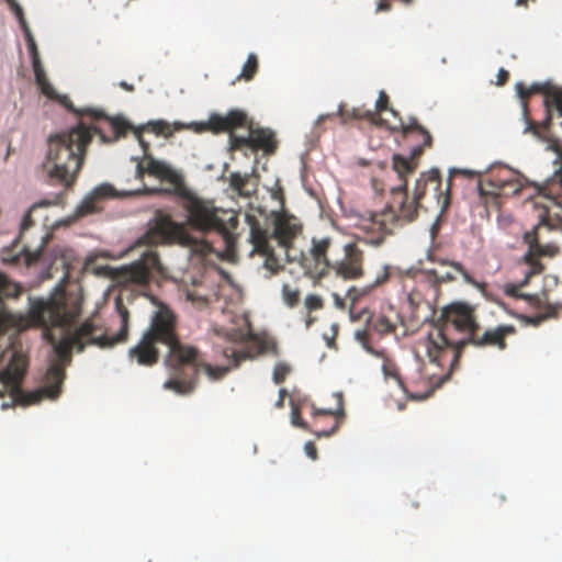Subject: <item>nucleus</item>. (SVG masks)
Masks as SVG:
<instances>
[{
  "label": "nucleus",
  "mask_w": 562,
  "mask_h": 562,
  "mask_svg": "<svg viewBox=\"0 0 562 562\" xmlns=\"http://www.w3.org/2000/svg\"><path fill=\"white\" fill-rule=\"evenodd\" d=\"M120 328L116 334L102 333L92 322L82 323L72 334H68L65 326L72 323L80 314L78 301L69 300L64 292L47 299H33L30 302L25 324L21 329L31 326L43 327V338L53 347L54 358L45 374L44 386L24 392V380L29 360L25 353L14 352L5 370L0 372V397L10 395L11 404L3 403L5 409L13 405L29 406L40 403L43 398H56L60 394L66 373L65 368L71 362V351H83L86 346L111 348L127 340L130 329V312L122 300H115Z\"/></svg>",
  "instance_id": "f257e3e1"
},
{
  "label": "nucleus",
  "mask_w": 562,
  "mask_h": 562,
  "mask_svg": "<svg viewBox=\"0 0 562 562\" xmlns=\"http://www.w3.org/2000/svg\"><path fill=\"white\" fill-rule=\"evenodd\" d=\"M58 100L78 115L79 122L69 131L48 137L43 167L52 182L69 190L77 181L93 135L98 134L103 143H110L125 136L132 126L122 116H108L100 109H76L67 95Z\"/></svg>",
  "instance_id": "f03ea898"
},
{
  "label": "nucleus",
  "mask_w": 562,
  "mask_h": 562,
  "mask_svg": "<svg viewBox=\"0 0 562 562\" xmlns=\"http://www.w3.org/2000/svg\"><path fill=\"white\" fill-rule=\"evenodd\" d=\"M425 147L423 139L422 144L412 149L409 158H405L401 155L393 156V169L397 173L402 183L398 187L391 189V202L387 204L385 210L380 213H372L369 218L363 220L361 225L362 228L374 235L370 239L371 244H382L384 237L392 233L394 222L414 221L417 216L420 201L425 196L427 190L432 193V198L437 201L442 211L447 210L449 206L452 172L448 179L447 188L443 191L441 189V178L438 169H431L427 172H423L416 180L413 198L411 200L408 198L406 176L413 173L417 168V159L423 154Z\"/></svg>",
  "instance_id": "7ed1b4c3"
},
{
  "label": "nucleus",
  "mask_w": 562,
  "mask_h": 562,
  "mask_svg": "<svg viewBox=\"0 0 562 562\" xmlns=\"http://www.w3.org/2000/svg\"><path fill=\"white\" fill-rule=\"evenodd\" d=\"M476 329H480V324L475 318V308L468 303L454 302L441 310L438 325L420 340L419 345L429 362L441 369V382L448 381L459 368L462 351L469 345V336Z\"/></svg>",
  "instance_id": "20e7f679"
},
{
  "label": "nucleus",
  "mask_w": 562,
  "mask_h": 562,
  "mask_svg": "<svg viewBox=\"0 0 562 562\" xmlns=\"http://www.w3.org/2000/svg\"><path fill=\"white\" fill-rule=\"evenodd\" d=\"M195 131H210L214 134L229 133L232 150L248 147L252 151L263 150L265 154L270 155L277 149L273 132L268 128H252L247 114L240 110H232L226 115L212 114L206 122L199 123Z\"/></svg>",
  "instance_id": "39448f33"
},
{
  "label": "nucleus",
  "mask_w": 562,
  "mask_h": 562,
  "mask_svg": "<svg viewBox=\"0 0 562 562\" xmlns=\"http://www.w3.org/2000/svg\"><path fill=\"white\" fill-rule=\"evenodd\" d=\"M177 194L182 199L181 206L187 213L188 225L199 232H217L224 239L226 249L236 245L235 229L238 217L234 212L218 210L212 201L203 200L182 186H178Z\"/></svg>",
  "instance_id": "423d86ee"
},
{
  "label": "nucleus",
  "mask_w": 562,
  "mask_h": 562,
  "mask_svg": "<svg viewBox=\"0 0 562 562\" xmlns=\"http://www.w3.org/2000/svg\"><path fill=\"white\" fill-rule=\"evenodd\" d=\"M151 302L156 310L153 312L149 326L144 334L168 347L166 359L168 368L191 363L196 355V347L180 341L177 333V314L169 305L156 297H151Z\"/></svg>",
  "instance_id": "0eeeda50"
},
{
  "label": "nucleus",
  "mask_w": 562,
  "mask_h": 562,
  "mask_svg": "<svg viewBox=\"0 0 562 562\" xmlns=\"http://www.w3.org/2000/svg\"><path fill=\"white\" fill-rule=\"evenodd\" d=\"M536 216L539 221L538 224L524 235L528 251L524 255L522 261L528 266V270L525 272V279L520 286L526 285L531 277L540 274L544 270V266L540 262L541 257L553 258L560 250L555 244H543L542 240L543 232L562 231V216L559 214L551 216L548 207L538 202H536Z\"/></svg>",
  "instance_id": "6e6552de"
},
{
  "label": "nucleus",
  "mask_w": 562,
  "mask_h": 562,
  "mask_svg": "<svg viewBox=\"0 0 562 562\" xmlns=\"http://www.w3.org/2000/svg\"><path fill=\"white\" fill-rule=\"evenodd\" d=\"M390 99L387 93L384 90L379 92L378 100L375 102V111L372 112L370 110L362 111L361 109H346L345 104H340L336 113L322 114L317 119V123H324L326 120L333 119L335 116H339L340 122L342 124H347L351 120H368L374 124H383V119L380 117L381 113L384 111H389L396 120L397 124L389 125V128L392 131H400L404 137H409L411 135H418L424 138L425 146H431L432 137L430 133L423 127L417 119H409L408 123H404L398 112L389 105Z\"/></svg>",
  "instance_id": "1a4fd4ad"
},
{
  "label": "nucleus",
  "mask_w": 562,
  "mask_h": 562,
  "mask_svg": "<svg viewBox=\"0 0 562 562\" xmlns=\"http://www.w3.org/2000/svg\"><path fill=\"white\" fill-rule=\"evenodd\" d=\"M340 248H342V241L337 236H313L308 248L301 252L299 263L306 276L321 280L333 270L334 261L340 255Z\"/></svg>",
  "instance_id": "9d476101"
},
{
  "label": "nucleus",
  "mask_w": 562,
  "mask_h": 562,
  "mask_svg": "<svg viewBox=\"0 0 562 562\" xmlns=\"http://www.w3.org/2000/svg\"><path fill=\"white\" fill-rule=\"evenodd\" d=\"M146 238L149 244H179L190 248L193 254L200 256H206L213 250L211 243L203 238L194 237L187 231L183 224L172 221L169 215L158 216Z\"/></svg>",
  "instance_id": "9b49d317"
},
{
  "label": "nucleus",
  "mask_w": 562,
  "mask_h": 562,
  "mask_svg": "<svg viewBox=\"0 0 562 562\" xmlns=\"http://www.w3.org/2000/svg\"><path fill=\"white\" fill-rule=\"evenodd\" d=\"M204 373L212 381L223 379L231 370L227 366H211L202 360L199 349L191 363H183L171 369V378L164 383L166 390H171L179 395L191 394L198 384L199 371Z\"/></svg>",
  "instance_id": "f8f14e48"
},
{
  "label": "nucleus",
  "mask_w": 562,
  "mask_h": 562,
  "mask_svg": "<svg viewBox=\"0 0 562 562\" xmlns=\"http://www.w3.org/2000/svg\"><path fill=\"white\" fill-rule=\"evenodd\" d=\"M382 371L386 379H394L403 392L411 398L425 400L429 397L437 387H440L445 382H441L442 373L437 375L432 373L430 376H423L418 373L416 378L404 380L398 371L394 361L384 358Z\"/></svg>",
  "instance_id": "ddd939ff"
},
{
  "label": "nucleus",
  "mask_w": 562,
  "mask_h": 562,
  "mask_svg": "<svg viewBox=\"0 0 562 562\" xmlns=\"http://www.w3.org/2000/svg\"><path fill=\"white\" fill-rule=\"evenodd\" d=\"M522 179L509 168H496L487 173L477 183V190L482 198L510 196L519 194L524 190Z\"/></svg>",
  "instance_id": "4468645a"
},
{
  "label": "nucleus",
  "mask_w": 562,
  "mask_h": 562,
  "mask_svg": "<svg viewBox=\"0 0 562 562\" xmlns=\"http://www.w3.org/2000/svg\"><path fill=\"white\" fill-rule=\"evenodd\" d=\"M548 144V149L554 151L557 154L555 164H559L560 167L554 171L553 176L547 180V182L542 186L535 184L533 189L536 191V196L532 200L533 210L536 211V202L540 205H546L549 209V205L543 201H549L558 206H562V144L558 137H551L549 139H544Z\"/></svg>",
  "instance_id": "2eb2a0df"
},
{
  "label": "nucleus",
  "mask_w": 562,
  "mask_h": 562,
  "mask_svg": "<svg viewBox=\"0 0 562 562\" xmlns=\"http://www.w3.org/2000/svg\"><path fill=\"white\" fill-rule=\"evenodd\" d=\"M342 257L334 261L333 271L344 280H358L364 276V251L358 240L342 243Z\"/></svg>",
  "instance_id": "dca6fc26"
},
{
  "label": "nucleus",
  "mask_w": 562,
  "mask_h": 562,
  "mask_svg": "<svg viewBox=\"0 0 562 562\" xmlns=\"http://www.w3.org/2000/svg\"><path fill=\"white\" fill-rule=\"evenodd\" d=\"M161 271L158 254L153 249H147L138 260L122 268L121 276L126 282L145 285L150 281L153 272Z\"/></svg>",
  "instance_id": "f3484780"
},
{
  "label": "nucleus",
  "mask_w": 562,
  "mask_h": 562,
  "mask_svg": "<svg viewBox=\"0 0 562 562\" xmlns=\"http://www.w3.org/2000/svg\"><path fill=\"white\" fill-rule=\"evenodd\" d=\"M250 243L255 252L265 256L263 268L269 272L267 278H271L283 270V265L280 263L269 244L267 231L255 220L250 222Z\"/></svg>",
  "instance_id": "a211bd4d"
},
{
  "label": "nucleus",
  "mask_w": 562,
  "mask_h": 562,
  "mask_svg": "<svg viewBox=\"0 0 562 562\" xmlns=\"http://www.w3.org/2000/svg\"><path fill=\"white\" fill-rule=\"evenodd\" d=\"M516 328L513 325H498L494 328H487L484 331L476 329L472 336H469V345L476 348L493 347L504 350L507 347L506 337L514 335Z\"/></svg>",
  "instance_id": "6ab92c4d"
},
{
  "label": "nucleus",
  "mask_w": 562,
  "mask_h": 562,
  "mask_svg": "<svg viewBox=\"0 0 562 562\" xmlns=\"http://www.w3.org/2000/svg\"><path fill=\"white\" fill-rule=\"evenodd\" d=\"M21 293V288L8 279L5 274L0 272V336H2L9 328L19 327L20 324H25V317L16 319L3 306V299L18 297Z\"/></svg>",
  "instance_id": "aec40b11"
},
{
  "label": "nucleus",
  "mask_w": 562,
  "mask_h": 562,
  "mask_svg": "<svg viewBox=\"0 0 562 562\" xmlns=\"http://www.w3.org/2000/svg\"><path fill=\"white\" fill-rule=\"evenodd\" d=\"M156 340L143 333L139 341L127 352L128 360L143 367H153L159 361V350Z\"/></svg>",
  "instance_id": "412c9836"
},
{
  "label": "nucleus",
  "mask_w": 562,
  "mask_h": 562,
  "mask_svg": "<svg viewBox=\"0 0 562 562\" xmlns=\"http://www.w3.org/2000/svg\"><path fill=\"white\" fill-rule=\"evenodd\" d=\"M301 232L302 225L295 216L282 213L276 217L273 237L280 246L289 248Z\"/></svg>",
  "instance_id": "4be33fe9"
},
{
  "label": "nucleus",
  "mask_w": 562,
  "mask_h": 562,
  "mask_svg": "<svg viewBox=\"0 0 562 562\" xmlns=\"http://www.w3.org/2000/svg\"><path fill=\"white\" fill-rule=\"evenodd\" d=\"M524 297L532 307L543 310L537 315L525 317L526 323L532 326H539L549 318H557L562 311V303H550L546 292H543V297L539 295H524Z\"/></svg>",
  "instance_id": "5701e85b"
},
{
  "label": "nucleus",
  "mask_w": 562,
  "mask_h": 562,
  "mask_svg": "<svg viewBox=\"0 0 562 562\" xmlns=\"http://www.w3.org/2000/svg\"><path fill=\"white\" fill-rule=\"evenodd\" d=\"M145 173L155 176L162 180L178 183V175L165 162L156 160L151 156H146L143 160H139L136 167V175L142 178Z\"/></svg>",
  "instance_id": "b1692460"
},
{
  "label": "nucleus",
  "mask_w": 562,
  "mask_h": 562,
  "mask_svg": "<svg viewBox=\"0 0 562 562\" xmlns=\"http://www.w3.org/2000/svg\"><path fill=\"white\" fill-rule=\"evenodd\" d=\"M113 193V188L110 184H101L93 189L76 207L74 217L81 218L83 216L99 212L101 209L98 203L103 198L110 196Z\"/></svg>",
  "instance_id": "393cba45"
},
{
  "label": "nucleus",
  "mask_w": 562,
  "mask_h": 562,
  "mask_svg": "<svg viewBox=\"0 0 562 562\" xmlns=\"http://www.w3.org/2000/svg\"><path fill=\"white\" fill-rule=\"evenodd\" d=\"M334 396L337 402L336 408L318 409L313 406V416L315 418H318L321 416H329L333 418V425L328 429L315 428L312 430L317 437L331 436L338 429L339 424L341 423L342 418L345 417L342 394L335 393Z\"/></svg>",
  "instance_id": "a878e982"
},
{
  "label": "nucleus",
  "mask_w": 562,
  "mask_h": 562,
  "mask_svg": "<svg viewBox=\"0 0 562 562\" xmlns=\"http://www.w3.org/2000/svg\"><path fill=\"white\" fill-rule=\"evenodd\" d=\"M546 119L539 124L541 132L549 137H555L551 133V125L553 121V111H557L558 116L562 117V88L554 86L548 92V98H544Z\"/></svg>",
  "instance_id": "bb28decb"
},
{
  "label": "nucleus",
  "mask_w": 562,
  "mask_h": 562,
  "mask_svg": "<svg viewBox=\"0 0 562 562\" xmlns=\"http://www.w3.org/2000/svg\"><path fill=\"white\" fill-rule=\"evenodd\" d=\"M516 91L519 98L522 100V116L526 121L524 133H531L540 140L549 139L550 137L541 132L539 123H536L529 116V106L527 100L532 95V93L529 92V89L522 82L516 83Z\"/></svg>",
  "instance_id": "cd10ccee"
},
{
  "label": "nucleus",
  "mask_w": 562,
  "mask_h": 562,
  "mask_svg": "<svg viewBox=\"0 0 562 562\" xmlns=\"http://www.w3.org/2000/svg\"><path fill=\"white\" fill-rule=\"evenodd\" d=\"M429 259L432 261V262H437V263H440V265H449L456 272L460 273L464 280L465 283L468 284H471L473 286H475L476 289H480V290H484L486 284L483 283V282H479L476 281L463 267L462 263L460 262H457V261H451V262H448L447 260H443V259H439L435 256H429Z\"/></svg>",
  "instance_id": "c85d7f7f"
},
{
  "label": "nucleus",
  "mask_w": 562,
  "mask_h": 562,
  "mask_svg": "<svg viewBox=\"0 0 562 562\" xmlns=\"http://www.w3.org/2000/svg\"><path fill=\"white\" fill-rule=\"evenodd\" d=\"M370 328L380 334V335H387L392 334L396 329V325L391 322L385 315H376L372 316L369 322Z\"/></svg>",
  "instance_id": "c756f323"
},
{
  "label": "nucleus",
  "mask_w": 562,
  "mask_h": 562,
  "mask_svg": "<svg viewBox=\"0 0 562 562\" xmlns=\"http://www.w3.org/2000/svg\"><path fill=\"white\" fill-rule=\"evenodd\" d=\"M145 128L147 131L155 133L156 135H162V136L168 137V136L172 135L175 130L176 131L181 130L182 125L179 123H176L175 128H171V125L168 122L158 120V121L148 122L147 125L145 126Z\"/></svg>",
  "instance_id": "7c9ffc66"
},
{
  "label": "nucleus",
  "mask_w": 562,
  "mask_h": 562,
  "mask_svg": "<svg viewBox=\"0 0 562 562\" xmlns=\"http://www.w3.org/2000/svg\"><path fill=\"white\" fill-rule=\"evenodd\" d=\"M374 290L372 283L363 286H351L347 292V299L350 301L351 307H355L359 301L369 296Z\"/></svg>",
  "instance_id": "2f4dec72"
},
{
  "label": "nucleus",
  "mask_w": 562,
  "mask_h": 562,
  "mask_svg": "<svg viewBox=\"0 0 562 562\" xmlns=\"http://www.w3.org/2000/svg\"><path fill=\"white\" fill-rule=\"evenodd\" d=\"M258 71V58L254 53H250L247 57L246 63L243 66L241 72L237 79H244L245 81L251 80Z\"/></svg>",
  "instance_id": "473e14b6"
},
{
  "label": "nucleus",
  "mask_w": 562,
  "mask_h": 562,
  "mask_svg": "<svg viewBox=\"0 0 562 562\" xmlns=\"http://www.w3.org/2000/svg\"><path fill=\"white\" fill-rule=\"evenodd\" d=\"M50 205V202L48 201H42V202H38V203H35L33 204L30 210L27 211V213L24 215L23 220H22V223H21V228H20V236L19 238L22 239L24 233L26 232V229L29 227H31L33 225V221H32V214L37 211V209L40 207H46Z\"/></svg>",
  "instance_id": "72a5a7b5"
},
{
  "label": "nucleus",
  "mask_w": 562,
  "mask_h": 562,
  "mask_svg": "<svg viewBox=\"0 0 562 562\" xmlns=\"http://www.w3.org/2000/svg\"><path fill=\"white\" fill-rule=\"evenodd\" d=\"M249 337L258 345L260 353H278V345L273 339L268 337L258 338L254 335H250Z\"/></svg>",
  "instance_id": "f704fd0d"
},
{
  "label": "nucleus",
  "mask_w": 562,
  "mask_h": 562,
  "mask_svg": "<svg viewBox=\"0 0 562 562\" xmlns=\"http://www.w3.org/2000/svg\"><path fill=\"white\" fill-rule=\"evenodd\" d=\"M301 292L299 289H293L289 284L282 286V299L289 307H294L300 302Z\"/></svg>",
  "instance_id": "c9c22d12"
},
{
  "label": "nucleus",
  "mask_w": 562,
  "mask_h": 562,
  "mask_svg": "<svg viewBox=\"0 0 562 562\" xmlns=\"http://www.w3.org/2000/svg\"><path fill=\"white\" fill-rule=\"evenodd\" d=\"M45 244L46 237L43 236L41 245L35 250H31L27 246H24L23 254L27 266L35 263L41 258Z\"/></svg>",
  "instance_id": "e433bc0d"
},
{
  "label": "nucleus",
  "mask_w": 562,
  "mask_h": 562,
  "mask_svg": "<svg viewBox=\"0 0 562 562\" xmlns=\"http://www.w3.org/2000/svg\"><path fill=\"white\" fill-rule=\"evenodd\" d=\"M224 355L226 358H233L234 367H238L241 361L252 358L250 351L245 349L227 348L224 350Z\"/></svg>",
  "instance_id": "4c0bfd02"
},
{
  "label": "nucleus",
  "mask_w": 562,
  "mask_h": 562,
  "mask_svg": "<svg viewBox=\"0 0 562 562\" xmlns=\"http://www.w3.org/2000/svg\"><path fill=\"white\" fill-rule=\"evenodd\" d=\"M248 176H243L238 172L232 173L229 178L231 187L240 194L245 193V187L248 183Z\"/></svg>",
  "instance_id": "58836bf2"
},
{
  "label": "nucleus",
  "mask_w": 562,
  "mask_h": 562,
  "mask_svg": "<svg viewBox=\"0 0 562 562\" xmlns=\"http://www.w3.org/2000/svg\"><path fill=\"white\" fill-rule=\"evenodd\" d=\"M290 371H291V368L286 363H284V362L277 363L274 367V370H273V375H272L273 382L276 384H281L285 380V378L288 376Z\"/></svg>",
  "instance_id": "ea45409f"
},
{
  "label": "nucleus",
  "mask_w": 562,
  "mask_h": 562,
  "mask_svg": "<svg viewBox=\"0 0 562 562\" xmlns=\"http://www.w3.org/2000/svg\"><path fill=\"white\" fill-rule=\"evenodd\" d=\"M24 33H25V37H26V41H27V48L31 53V56H32V64L33 63H41L40 60V55H38V52H37V47H36V43H35V40L30 31V27L29 26H25V30H24Z\"/></svg>",
  "instance_id": "a19ab883"
},
{
  "label": "nucleus",
  "mask_w": 562,
  "mask_h": 562,
  "mask_svg": "<svg viewBox=\"0 0 562 562\" xmlns=\"http://www.w3.org/2000/svg\"><path fill=\"white\" fill-rule=\"evenodd\" d=\"M304 305L308 312L318 311L323 308V299L317 294H308L304 300Z\"/></svg>",
  "instance_id": "79ce46f5"
},
{
  "label": "nucleus",
  "mask_w": 562,
  "mask_h": 562,
  "mask_svg": "<svg viewBox=\"0 0 562 562\" xmlns=\"http://www.w3.org/2000/svg\"><path fill=\"white\" fill-rule=\"evenodd\" d=\"M428 273L432 277L436 284L447 283L456 280V276L451 271L440 273L437 270H429Z\"/></svg>",
  "instance_id": "37998d69"
},
{
  "label": "nucleus",
  "mask_w": 562,
  "mask_h": 562,
  "mask_svg": "<svg viewBox=\"0 0 562 562\" xmlns=\"http://www.w3.org/2000/svg\"><path fill=\"white\" fill-rule=\"evenodd\" d=\"M391 272L389 266H383L382 270L378 272L374 280L371 282L375 289L385 284L390 279Z\"/></svg>",
  "instance_id": "c03bdc74"
},
{
  "label": "nucleus",
  "mask_w": 562,
  "mask_h": 562,
  "mask_svg": "<svg viewBox=\"0 0 562 562\" xmlns=\"http://www.w3.org/2000/svg\"><path fill=\"white\" fill-rule=\"evenodd\" d=\"M186 295L188 301L198 306H203L207 303L205 295L199 293L198 290H187Z\"/></svg>",
  "instance_id": "a18cd8bd"
},
{
  "label": "nucleus",
  "mask_w": 562,
  "mask_h": 562,
  "mask_svg": "<svg viewBox=\"0 0 562 562\" xmlns=\"http://www.w3.org/2000/svg\"><path fill=\"white\" fill-rule=\"evenodd\" d=\"M7 1H8L9 5H10V8L12 9L13 13L18 18L21 26L23 27V30H25V26H29V25H27L26 20L24 18L23 9L21 8V5L15 0H7Z\"/></svg>",
  "instance_id": "49530a36"
},
{
  "label": "nucleus",
  "mask_w": 562,
  "mask_h": 562,
  "mask_svg": "<svg viewBox=\"0 0 562 562\" xmlns=\"http://www.w3.org/2000/svg\"><path fill=\"white\" fill-rule=\"evenodd\" d=\"M292 424L296 427H300L304 430L308 429L307 424L302 419L300 409L296 405L292 404V414H291Z\"/></svg>",
  "instance_id": "de8ad7c7"
},
{
  "label": "nucleus",
  "mask_w": 562,
  "mask_h": 562,
  "mask_svg": "<svg viewBox=\"0 0 562 562\" xmlns=\"http://www.w3.org/2000/svg\"><path fill=\"white\" fill-rule=\"evenodd\" d=\"M554 88L553 85L550 83H532L528 89L532 94L535 93H543L544 98H548V92H550Z\"/></svg>",
  "instance_id": "09e8293b"
},
{
  "label": "nucleus",
  "mask_w": 562,
  "mask_h": 562,
  "mask_svg": "<svg viewBox=\"0 0 562 562\" xmlns=\"http://www.w3.org/2000/svg\"><path fill=\"white\" fill-rule=\"evenodd\" d=\"M33 70L38 87L48 81L41 63H33Z\"/></svg>",
  "instance_id": "8fccbe9b"
},
{
  "label": "nucleus",
  "mask_w": 562,
  "mask_h": 562,
  "mask_svg": "<svg viewBox=\"0 0 562 562\" xmlns=\"http://www.w3.org/2000/svg\"><path fill=\"white\" fill-rule=\"evenodd\" d=\"M508 79H509V72L506 69L501 68L497 72L496 85L504 86V85H506Z\"/></svg>",
  "instance_id": "3c124183"
},
{
  "label": "nucleus",
  "mask_w": 562,
  "mask_h": 562,
  "mask_svg": "<svg viewBox=\"0 0 562 562\" xmlns=\"http://www.w3.org/2000/svg\"><path fill=\"white\" fill-rule=\"evenodd\" d=\"M40 89H41L42 93L47 95L48 98H52V99L58 98L55 94V90H54L53 86L48 81L43 83L42 86H40Z\"/></svg>",
  "instance_id": "603ef678"
},
{
  "label": "nucleus",
  "mask_w": 562,
  "mask_h": 562,
  "mask_svg": "<svg viewBox=\"0 0 562 562\" xmlns=\"http://www.w3.org/2000/svg\"><path fill=\"white\" fill-rule=\"evenodd\" d=\"M304 449H305L306 454L312 460L317 459V449H316V446L314 445V442H312V441L306 442Z\"/></svg>",
  "instance_id": "864d4df0"
},
{
  "label": "nucleus",
  "mask_w": 562,
  "mask_h": 562,
  "mask_svg": "<svg viewBox=\"0 0 562 562\" xmlns=\"http://www.w3.org/2000/svg\"><path fill=\"white\" fill-rule=\"evenodd\" d=\"M286 394H288V392H286V390H285V389H281V390L279 391V400H278V401H277V403H276V406H277V407H279V408L283 407L284 398H285Z\"/></svg>",
  "instance_id": "5fc2aeb1"
},
{
  "label": "nucleus",
  "mask_w": 562,
  "mask_h": 562,
  "mask_svg": "<svg viewBox=\"0 0 562 562\" xmlns=\"http://www.w3.org/2000/svg\"><path fill=\"white\" fill-rule=\"evenodd\" d=\"M120 87L123 88L124 90L128 91V92H133L135 90L134 86L126 82V81H121L120 82Z\"/></svg>",
  "instance_id": "6e6d98bb"
},
{
  "label": "nucleus",
  "mask_w": 562,
  "mask_h": 562,
  "mask_svg": "<svg viewBox=\"0 0 562 562\" xmlns=\"http://www.w3.org/2000/svg\"><path fill=\"white\" fill-rule=\"evenodd\" d=\"M136 135H137V138H138V140H139L140 145H142V147H143V148H144V150L146 151V150H147V148H148V145H147V143H145V140L142 138L140 132H139V131H137V132H136Z\"/></svg>",
  "instance_id": "4d7b16f0"
},
{
  "label": "nucleus",
  "mask_w": 562,
  "mask_h": 562,
  "mask_svg": "<svg viewBox=\"0 0 562 562\" xmlns=\"http://www.w3.org/2000/svg\"><path fill=\"white\" fill-rule=\"evenodd\" d=\"M14 352H19V351H18V350H14V349H11V350H10V352L5 351L4 353H2V357H5V355H7V353H10V355H9V361H11L12 355H13ZM9 363H10V362H8V363H7V366H5L3 369H1V370H0V372H2L3 370H5V369H7V367L9 366Z\"/></svg>",
  "instance_id": "13d9d810"
},
{
  "label": "nucleus",
  "mask_w": 562,
  "mask_h": 562,
  "mask_svg": "<svg viewBox=\"0 0 562 562\" xmlns=\"http://www.w3.org/2000/svg\"><path fill=\"white\" fill-rule=\"evenodd\" d=\"M389 9H390V4L387 2H381L378 5V11H385V10H389Z\"/></svg>",
  "instance_id": "bf43d9fd"
},
{
  "label": "nucleus",
  "mask_w": 562,
  "mask_h": 562,
  "mask_svg": "<svg viewBox=\"0 0 562 562\" xmlns=\"http://www.w3.org/2000/svg\"><path fill=\"white\" fill-rule=\"evenodd\" d=\"M313 323V318L311 316L307 317L306 319V326H311V324Z\"/></svg>",
  "instance_id": "052dcab7"
},
{
  "label": "nucleus",
  "mask_w": 562,
  "mask_h": 562,
  "mask_svg": "<svg viewBox=\"0 0 562 562\" xmlns=\"http://www.w3.org/2000/svg\"><path fill=\"white\" fill-rule=\"evenodd\" d=\"M402 2H404L405 4H409L413 0H401Z\"/></svg>",
  "instance_id": "680f3d73"
},
{
  "label": "nucleus",
  "mask_w": 562,
  "mask_h": 562,
  "mask_svg": "<svg viewBox=\"0 0 562 562\" xmlns=\"http://www.w3.org/2000/svg\"><path fill=\"white\" fill-rule=\"evenodd\" d=\"M524 0H517V4H522Z\"/></svg>",
  "instance_id": "e2e57ef3"
}]
</instances>
